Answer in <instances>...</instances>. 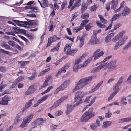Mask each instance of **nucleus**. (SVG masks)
<instances>
[{
    "label": "nucleus",
    "instance_id": "29",
    "mask_svg": "<svg viewBox=\"0 0 131 131\" xmlns=\"http://www.w3.org/2000/svg\"><path fill=\"white\" fill-rule=\"evenodd\" d=\"M21 121V119L19 115L17 116L15 118L14 123L16 124Z\"/></svg>",
    "mask_w": 131,
    "mask_h": 131
},
{
    "label": "nucleus",
    "instance_id": "62",
    "mask_svg": "<svg viewBox=\"0 0 131 131\" xmlns=\"http://www.w3.org/2000/svg\"><path fill=\"white\" fill-rule=\"evenodd\" d=\"M123 78L122 77H121L119 79V80L118 81L116 84L119 86L121 84L123 81Z\"/></svg>",
    "mask_w": 131,
    "mask_h": 131
},
{
    "label": "nucleus",
    "instance_id": "47",
    "mask_svg": "<svg viewBox=\"0 0 131 131\" xmlns=\"http://www.w3.org/2000/svg\"><path fill=\"white\" fill-rule=\"evenodd\" d=\"M93 26L92 24L91 23H90L85 26V28L87 31L89 30Z\"/></svg>",
    "mask_w": 131,
    "mask_h": 131
},
{
    "label": "nucleus",
    "instance_id": "13",
    "mask_svg": "<svg viewBox=\"0 0 131 131\" xmlns=\"http://www.w3.org/2000/svg\"><path fill=\"white\" fill-rule=\"evenodd\" d=\"M84 39L83 37L78 36L77 38L76 42L77 43H79V47L81 48L84 44Z\"/></svg>",
    "mask_w": 131,
    "mask_h": 131
},
{
    "label": "nucleus",
    "instance_id": "51",
    "mask_svg": "<svg viewBox=\"0 0 131 131\" xmlns=\"http://www.w3.org/2000/svg\"><path fill=\"white\" fill-rule=\"evenodd\" d=\"M112 115V113L110 112L109 111H108L107 113H105V117L107 118L110 117Z\"/></svg>",
    "mask_w": 131,
    "mask_h": 131
},
{
    "label": "nucleus",
    "instance_id": "46",
    "mask_svg": "<svg viewBox=\"0 0 131 131\" xmlns=\"http://www.w3.org/2000/svg\"><path fill=\"white\" fill-rule=\"evenodd\" d=\"M82 27L80 25V26L76 27L73 29L74 31L77 32L82 29Z\"/></svg>",
    "mask_w": 131,
    "mask_h": 131
},
{
    "label": "nucleus",
    "instance_id": "18",
    "mask_svg": "<svg viewBox=\"0 0 131 131\" xmlns=\"http://www.w3.org/2000/svg\"><path fill=\"white\" fill-rule=\"evenodd\" d=\"M93 59L92 57H89L83 63L81 64L79 66L80 68H82L86 66Z\"/></svg>",
    "mask_w": 131,
    "mask_h": 131
},
{
    "label": "nucleus",
    "instance_id": "53",
    "mask_svg": "<svg viewBox=\"0 0 131 131\" xmlns=\"http://www.w3.org/2000/svg\"><path fill=\"white\" fill-rule=\"evenodd\" d=\"M121 24L120 23H118L115 24L114 26V28L113 29V30H115L117 29L119 27L121 26ZM113 30H112V31Z\"/></svg>",
    "mask_w": 131,
    "mask_h": 131
},
{
    "label": "nucleus",
    "instance_id": "42",
    "mask_svg": "<svg viewBox=\"0 0 131 131\" xmlns=\"http://www.w3.org/2000/svg\"><path fill=\"white\" fill-rule=\"evenodd\" d=\"M53 87L52 86H50L48 87L47 89L44 92L41 93L42 95H43L45 93H47L49 92L50 90L53 88Z\"/></svg>",
    "mask_w": 131,
    "mask_h": 131
},
{
    "label": "nucleus",
    "instance_id": "52",
    "mask_svg": "<svg viewBox=\"0 0 131 131\" xmlns=\"http://www.w3.org/2000/svg\"><path fill=\"white\" fill-rule=\"evenodd\" d=\"M24 78L23 77L21 76L16 79L15 80L18 83L19 82L22 81L23 80Z\"/></svg>",
    "mask_w": 131,
    "mask_h": 131
},
{
    "label": "nucleus",
    "instance_id": "27",
    "mask_svg": "<svg viewBox=\"0 0 131 131\" xmlns=\"http://www.w3.org/2000/svg\"><path fill=\"white\" fill-rule=\"evenodd\" d=\"M121 14L120 13L114 14L112 16L111 21L112 22L118 19L121 16Z\"/></svg>",
    "mask_w": 131,
    "mask_h": 131
},
{
    "label": "nucleus",
    "instance_id": "6",
    "mask_svg": "<svg viewBox=\"0 0 131 131\" xmlns=\"http://www.w3.org/2000/svg\"><path fill=\"white\" fill-rule=\"evenodd\" d=\"M116 63L115 61L114 60L111 61L108 64L106 63H104V64H106L105 66L106 69L107 68H109L111 70H114L116 67L115 65Z\"/></svg>",
    "mask_w": 131,
    "mask_h": 131
},
{
    "label": "nucleus",
    "instance_id": "12",
    "mask_svg": "<svg viewBox=\"0 0 131 131\" xmlns=\"http://www.w3.org/2000/svg\"><path fill=\"white\" fill-rule=\"evenodd\" d=\"M105 64H104V63L94 68L92 70V72H97L99 71L102 69H103L104 70L106 69Z\"/></svg>",
    "mask_w": 131,
    "mask_h": 131
},
{
    "label": "nucleus",
    "instance_id": "10",
    "mask_svg": "<svg viewBox=\"0 0 131 131\" xmlns=\"http://www.w3.org/2000/svg\"><path fill=\"white\" fill-rule=\"evenodd\" d=\"M99 43V41L95 35L91 37V38L89 42L90 44L94 45Z\"/></svg>",
    "mask_w": 131,
    "mask_h": 131
},
{
    "label": "nucleus",
    "instance_id": "23",
    "mask_svg": "<svg viewBox=\"0 0 131 131\" xmlns=\"http://www.w3.org/2000/svg\"><path fill=\"white\" fill-rule=\"evenodd\" d=\"M61 103L58 100L56 101L52 105V106L50 107V110H53L55 109L57 107L59 106L61 104Z\"/></svg>",
    "mask_w": 131,
    "mask_h": 131
},
{
    "label": "nucleus",
    "instance_id": "7",
    "mask_svg": "<svg viewBox=\"0 0 131 131\" xmlns=\"http://www.w3.org/2000/svg\"><path fill=\"white\" fill-rule=\"evenodd\" d=\"M100 126V122L98 119H97L95 122L92 123L90 126L91 129L93 130H96L97 128Z\"/></svg>",
    "mask_w": 131,
    "mask_h": 131
},
{
    "label": "nucleus",
    "instance_id": "44",
    "mask_svg": "<svg viewBox=\"0 0 131 131\" xmlns=\"http://www.w3.org/2000/svg\"><path fill=\"white\" fill-rule=\"evenodd\" d=\"M87 5L85 4H82L81 5V10L82 12H84L87 9Z\"/></svg>",
    "mask_w": 131,
    "mask_h": 131
},
{
    "label": "nucleus",
    "instance_id": "63",
    "mask_svg": "<svg viewBox=\"0 0 131 131\" xmlns=\"http://www.w3.org/2000/svg\"><path fill=\"white\" fill-rule=\"evenodd\" d=\"M2 46L7 49H9L10 48V46L7 44L3 43L2 45Z\"/></svg>",
    "mask_w": 131,
    "mask_h": 131
},
{
    "label": "nucleus",
    "instance_id": "49",
    "mask_svg": "<svg viewBox=\"0 0 131 131\" xmlns=\"http://www.w3.org/2000/svg\"><path fill=\"white\" fill-rule=\"evenodd\" d=\"M49 31H53L54 27H53V25L52 22L51 21H50V24L49 25Z\"/></svg>",
    "mask_w": 131,
    "mask_h": 131
},
{
    "label": "nucleus",
    "instance_id": "8",
    "mask_svg": "<svg viewBox=\"0 0 131 131\" xmlns=\"http://www.w3.org/2000/svg\"><path fill=\"white\" fill-rule=\"evenodd\" d=\"M49 96V94H46L42 97L41 99L37 101L36 103L34 105V107H36L37 106L40 104L43 103L45 101Z\"/></svg>",
    "mask_w": 131,
    "mask_h": 131
},
{
    "label": "nucleus",
    "instance_id": "50",
    "mask_svg": "<svg viewBox=\"0 0 131 131\" xmlns=\"http://www.w3.org/2000/svg\"><path fill=\"white\" fill-rule=\"evenodd\" d=\"M89 17V14L87 13H85L82 14L81 16L83 19L87 18Z\"/></svg>",
    "mask_w": 131,
    "mask_h": 131
},
{
    "label": "nucleus",
    "instance_id": "41",
    "mask_svg": "<svg viewBox=\"0 0 131 131\" xmlns=\"http://www.w3.org/2000/svg\"><path fill=\"white\" fill-rule=\"evenodd\" d=\"M12 21L14 22L17 25L22 26H23V24L22 23H23V22L19 21L16 20H13Z\"/></svg>",
    "mask_w": 131,
    "mask_h": 131
},
{
    "label": "nucleus",
    "instance_id": "14",
    "mask_svg": "<svg viewBox=\"0 0 131 131\" xmlns=\"http://www.w3.org/2000/svg\"><path fill=\"white\" fill-rule=\"evenodd\" d=\"M124 42L121 39L118 40L114 46V50H116L118 49L124 43Z\"/></svg>",
    "mask_w": 131,
    "mask_h": 131
},
{
    "label": "nucleus",
    "instance_id": "9",
    "mask_svg": "<svg viewBox=\"0 0 131 131\" xmlns=\"http://www.w3.org/2000/svg\"><path fill=\"white\" fill-rule=\"evenodd\" d=\"M11 100L10 97L7 96H5L2 98V101H0V104L6 105L8 104V101Z\"/></svg>",
    "mask_w": 131,
    "mask_h": 131
},
{
    "label": "nucleus",
    "instance_id": "20",
    "mask_svg": "<svg viewBox=\"0 0 131 131\" xmlns=\"http://www.w3.org/2000/svg\"><path fill=\"white\" fill-rule=\"evenodd\" d=\"M58 38V37L56 36H54L53 37H52L49 38L48 40V43L47 44V46H49L50 44L55 41Z\"/></svg>",
    "mask_w": 131,
    "mask_h": 131
},
{
    "label": "nucleus",
    "instance_id": "55",
    "mask_svg": "<svg viewBox=\"0 0 131 131\" xmlns=\"http://www.w3.org/2000/svg\"><path fill=\"white\" fill-rule=\"evenodd\" d=\"M18 62L20 64L21 66H25L26 64L28 63L29 62L24 61V62Z\"/></svg>",
    "mask_w": 131,
    "mask_h": 131
},
{
    "label": "nucleus",
    "instance_id": "48",
    "mask_svg": "<svg viewBox=\"0 0 131 131\" xmlns=\"http://www.w3.org/2000/svg\"><path fill=\"white\" fill-rule=\"evenodd\" d=\"M68 97L67 96H65L61 97L58 100L61 103L63 101L67 99Z\"/></svg>",
    "mask_w": 131,
    "mask_h": 131
},
{
    "label": "nucleus",
    "instance_id": "16",
    "mask_svg": "<svg viewBox=\"0 0 131 131\" xmlns=\"http://www.w3.org/2000/svg\"><path fill=\"white\" fill-rule=\"evenodd\" d=\"M112 122L111 121H104L103 123V125L101 127L102 129H105L107 128L110 126L112 124Z\"/></svg>",
    "mask_w": 131,
    "mask_h": 131
},
{
    "label": "nucleus",
    "instance_id": "64",
    "mask_svg": "<svg viewBox=\"0 0 131 131\" xmlns=\"http://www.w3.org/2000/svg\"><path fill=\"white\" fill-rule=\"evenodd\" d=\"M110 2H108L106 4V9L107 11H108L110 8Z\"/></svg>",
    "mask_w": 131,
    "mask_h": 131
},
{
    "label": "nucleus",
    "instance_id": "39",
    "mask_svg": "<svg viewBox=\"0 0 131 131\" xmlns=\"http://www.w3.org/2000/svg\"><path fill=\"white\" fill-rule=\"evenodd\" d=\"M124 1H123L121 3H120V7L116 9V10H115V12H119L121 10V8H122L123 6V5L124 4Z\"/></svg>",
    "mask_w": 131,
    "mask_h": 131
},
{
    "label": "nucleus",
    "instance_id": "45",
    "mask_svg": "<svg viewBox=\"0 0 131 131\" xmlns=\"http://www.w3.org/2000/svg\"><path fill=\"white\" fill-rule=\"evenodd\" d=\"M127 100L126 97H123L122 98L121 102L123 104L126 105L127 103V102H126Z\"/></svg>",
    "mask_w": 131,
    "mask_h": 131
},
{
    "label": "nucleus",
    "instance_id": "60",
    "mask_svg": "<svg viewBox=\"0 0 131 131\" xmlns=\"http://www.w3.org/2000/svg\"><path fill=\"white\" fill-rule=\"evenodd\" d=\"M89 21V20L87 19H85L82 21L81 23L80 24V26H82V27L83 26L85 25L86 23Z\"/></svg>",
    "mask_w": 131,
    "mask_h": 131
},
{
    "label": "nucleus",
    "instance_id": "57",
    "mask_svg": "<svg viewBox=\"0 0 131 131\" xmlns=\"http://www.w3.org/2000/svg\"><path fill=\"white\" fill-rule=\"evenodd\" d=\"M78 67L79 65L75 63L73 68V71L75 72H77V69H78Z\"/></svg>",
    "mask_w": 131,
    "mask_h": 131
},
{
    "label": "nucleus",
    "instance_id": "2",
    "mask_svg": "<svg viewBox=\"0 0 131 131\" xmlns=\"http://www.w3.org/2000/svg\"><path fill=\"white\" fill-rule=\"evenodd\" d=\"M87 94L86 92L79 91L76 92L74 96V102H76L75 105L78 106L82 103V99Z\"/></svg>",
    "mask_w": 131,
    "mask_h": 131
},
{
    "label": "nucleus",
    "instance_id": "17",
    "mask_svg": "<svg viewBox=\"0 0 131 131\" xmlns=\"http://www.w3.org/2000/svg\"><path fill=\"white\" fill-rule=\"evenodd\" d=\"M110 3L111 4V9L114 10V11L115 12V10L116 9L118 4V0H116L115 1L112 0V1H111Z\"/></svg>",
    "mask_w": 131,
    "mask_h": 131
},
{
    "label": "nucleus",
    "instance_id": "15",
    "mask_svg": "<svg viewBox=\"0 0 131 131\" xmlns=\"http://www.w3.org/2000/svg\"><path fill=\"white\" fill-rule=\"evenodd\" d=\"M114 35V33L112 32L108 34L107 36L105 37L104 40L106 43H108L110 42L111 40V37Z\"/></svg>",
    "mask_w": 131,
    "mask_h": 131
},
{
    "label": "nucleus",
    "instance_id": "4",
    "mask_svg": "<svg viewBox=\"0 0 131 131\" xmlns=\"http://www.w3.org/2000/svg\"><path fill=\"white\" fill-rule=\"evenodd\" d=\"M96 98V97H92V96L89 95L88 96L86 97L83 101V102L85 103H88L90 99H91L90 102L89 104L87 105V106L84 108V109H86L87 107L88 106H91L93 103L95 102V100Z\"/></svg>",
    "mask_w": 131,
    "mask_h": 131
},
{
    "label": "nucleus",
    "instance_id": "36",
    "mask_svg": "<svg viewBox=\"0 0 131 131\" xmlns=\"http://www.w3.org/2000/svg\"><path fill=\"white\" fill-rule=\"evenodd\" d=\"M119 86L116 84L113 87V90H114V92L117 93L118 91L119 90Z\"/></svg>",
    "mask_w": 131,
    "mask_h": 131
},
{
    "label": "nucleus",
    "instance_id": "40",
    "mask_svg": "<svg viewBox=\"0 0 131 131\" xmlns=\"http://www.w3.org/2000/svg\"><path fill=\"white\" fill-rule=\"evenodd\" d=\"M119 39V37L116 35L112 39L111 41L114 43L116 42Z\"/></svg>",
    "mask_w": 131,
    "mask_h": 131
},
{
    "label": "nucleus",
    "instance_id": "1",
    "mask_svg": "<svg viewBox=\"0 0 131 131\" xmlns=\"http://www.w3.org/2000/svg\"><path fill=\"white\" fill-rule=\"evenodd\" d=\"M92 78V77L90 76L81 79L78 81L75 86L72 90V92H74L85 86L88 85Z\"/></svg>",
    "mask_w": 131,
    "mask_h": 131
},
{
    "label": "nucleus",
    "instance_id": "43",
    "mask_svg": "<svg viewBox=\"0 0 131 131\" xmlns=\"http://www.w3.org/2000/svg\"><path fill=\"white\" fill-rule=\"evenodd\" d=\"M81 0H76L74 5L77 7H79L81 5Z\"/></svg>",
    "mask_w": 131,
    "mask_h": 131
},
{
    "label": "nucleus",
    "instance_id": "33",
    "mask_svg": "<svg viewBox=\"0 0 131 131\" xmlns=\"http://www.w3.org/2000/svg\"><path fill=\"white\" fill-rule=\"evenodd\" d=\"M66 72V69L64 68L63 67L59 70L58 72L56 73V76H58L60 73L63 72Z\"/></svg>",
    "mask_w": 131,
    "mask_h": 131
},
{
    "label": "nucleus",
    "instance_id": "19",
    "mask_svg": "<svg viewBox=\"0 0 131 131\" xmlns=\"http://www.w3.org/2000/svg\"><path fill=\"white\" fill-rule=\"evenodd\" d=\"M35 90L34 86L33 85L31 86L25 92V94L27 95L33 93Z\"/></svg>",
    "mask_w": 131,
    "mask_h": 131
},
{
    "label": "nucleus",
    "instance_id": "32",
    "mask_svg": "<svg viewBox=\"0 0 131 131\" xmlns=\"http://www.w3.org/2000/svg\"><path fill=\"white\" fill-rule=\"evenodd\" d=\"M98 17L100 18L101 22L104 24H107V21L103 17L100 15H98Z\"/></svg>",
    "mask_w": 131,
    "mask_h": 131
},
{
    "label": "nucleus",
    "instance_id": "54",
    "mask_svg": "<svg viewBox=\"0 0 131 131\" xmlns=\"http://www.w3.org/2000/svg\"><path fill=\"white\" fill-rule=\"evenodd\" d=\"M63 112L61 110H58L55 112L54 115L56 116H59L62 114Z\"/></svg>",
    "mask_w": 131,
    "mask_h": 131
},
{
    "label": "nucleus",
    "instance_id": "28",
    "mask_svg": "<svg viewBox=\"0 0 131 131\" xmlns=\"http://www.w3.org/2000/svg\"><path fill=\"white\" fill-rule=\"evenodd\" d=\"M33 117V115L32 114H31L28 115L24 119L29 123L32 119Z\"/></svg>",
    "mask_w": 131,
    "mask_h": 131
},
{
    "label": "nucleus",
    "instance_id": "56",
    "mask_svg": "<svg viewBox=\"0 0 131 131\" xmlns=\"http://www.w3.org/2000/svg\"><path fill=\"white\" fill-rule=\"evenodd\" d=\"M4 84V82H2L0 85V91L6 86V85Z\"/></svg>",
    "mask_w": 131,
    "mask_h": 131
},
{
    "label": "nucleus",
    "instance_id": "3",
    "mask_svg": "<svg viewBox=\"0 0 131 131\" xmlns=\"http://www.w3.org/2000/svg\"><path fill=\"white\" fill-rule=\"evenodd\" d=\"M93 108H91L89 109L81 116L80 120L84 122H87L89 119L95 115V113H92L93 111Z\"/></svg>",
    "mask_w": 131,
    "mask_h": 131
},
{
    "label": "nucleus",
    "instance_id": "21",
    "mask_svg": "<svg viewBox=\"0 0 131 131\" xmlns=\"http://www.w3.org/2000/svg\"><path fill=\"white\" fill-rule=\"evenodd\" d=\"M76 106L74 105H68L67 106V110L66 111V113L67 114H68L70 113L74 108Z\"/></svg>",
    "mask_w": 131,
    "mask_h": 131
},
{
    "label": "nucleus",
    "instance_id": "30",
    "mask_svg": "<svg viewBox=\"0 0 131 131\" xmlns=\"http://www.w3.org/2000/svg\"><path fill=\"white\" fill-rule=\"evenodd\" d=\"M28 124L27 122L23 119L21 124L20 126V127L21 128H23L26 127Z\"/></svg>",
    "mask_w": 131,
    "mask_h": 131
},
{
    "label": "nucleus",
    "instance_id": "25",
    "mask_svg": "<svg viewBox=\"0 0 131 131\" xmlns=\"http://www.w3.org/2000/svg\"><path fill=\"white\" fill-rule=\"evenodd\" d=\"M119 121L121 123L128 122L131 121V117L121 118L119 119Z\"/></svg>",
    "mask_w": 131,
    "mask_h": 131
},
{
    "label": "nucleus",
    "instance_id": "31",
    "mask_svg": "<svg viewBox=\"0 0 131 131\" xmlns=\"http://www.w3.org/2000/svg\"><path fill=\"white\" fill-rule=\"evenodd\" d=\"M33 100H29L28 102H27L25 105V107L26 109L28 108L31 105L32 102Z\"/></svg>",
    "mask_w": 131,
    "mask_h": 131
},
{
    "label": "nucleus",
    "instance_id": "59",
    "mask_svg": "<svg viewBox=\"0 0 131 131\" xmlns=\"http://www.w3.org/2000/svg\"><path fill=\"white\" fill-rule=\"evenodd\" d=\"M82 60L80 58H78L76 59L75 61V63L79 65V63L81 62Z\"/></svg>",
    "mask_w": 131,
    "mask_h": 131
},
{
    "label": "nucleus",
    "instance_id": "35",
    "mask_svg": "<svg viewBox=\"0 0 131 131\" xmlns=\"http://www.w3.org/2000/svg\"><path fill=\"white\" fill-rule=\"evenodd\" d=\"M71 45L72 44H66L64 49V51L66 52L70 49Z\"/></svg>",
    "mask_w": 131,
    "mask_h": 131
},
{
    "label": "nucleus",
    "instance_id": "5",
    "mask_svg": "<svg viewBox=\"0 0 131 131\" xmlns=\"http://www.w3.org/2000/svg\"><path fill=\"white\" fill-rule=\"evenodd\" d=\"M104 54V53L103 51H100V49H98L94 51L93 57H94V60H96L99 57L102 56Z\"/></svg>",
    "mask_w": 131,
    "mask_h": 131
},
{
    "label": "nucleus",
    "instance_id": "22",
    "mask_svg": "<svg viewBox=\"0 0 131 131\" xmlns=\"http://www.w3.org/2000/svg\"><path fill=\"white\" fill-rule=\"evenodd\" d=\"M130 13V9L128 7H125L122 12V15L123 16H125Z\"/></svg>",
    "mask_w": 131,
    "mask_h": 131
},
{
    "label": "nucleus",
    "instance_id": "34",
    "mask_svg": "<svg viewBox=\"0 0 131 131\" xmlns=\"http://www.w3.org/2000/svg\"><path fill=\"white\" fill-rule=\"evenodd\" d=\"M61 43L59 42L58 44L57 45L56 47L53 48L51 50V51L52 52H53L54 51H58L59 50V47Z\"/></svg>",
    "mask_w": 131,
    "mask_h": 131
},
{
    "label": "nucleus",
    "instance_id": "61",
    "mask_svg": "<svg viewBox=\"0 0 131 131\" xmlns=\"http://www.w3.org/2000/svg\"><path fill=\"white\" fill-rule=\"evenodd\" d=\"M17 83V82L15 80L13 82L12 85L10 86V88H15Z\"/></svg>",
    "mask_w": 131,
    "mask_h": 131
},
{
    "label": "nucleus",
    "instance_id": "37",
    "mask_svg": "<svg viewBox=\"0 0 131 131\" xmlns=\"http://www.w3.org/2000/svg\"><path fill=\"white\" fill-rule=\"evenodd\" d=\"M96 24L97 26L101 28H104L106 27V26L105 25L102 24L98 21L96 22Z\"/></svg>",
    "mask_w": 131,
    "mask_h": 131
},
{
    "label": "nucleus",
    "instance_id": "24",
    "mask_svg": "<svg viewBox=\"0 0 131 131\" xmlns=\"http://www.w3.org/2000/svg\"><path fill=\"white\" fill-rule=\"evenodd\" d=\"M43 119L39 118L37 120L34 121L32 124L35 125H42L43 123Z\"/></svg>",
    "mask_w": 131,
    "mask_h": 131
},
{
    "label": "nucleus",
    "instance_id": "58",
    "mask_svg": "<svg viewBox=\"0 0 131 131\" xmlns=\"http://www.w3.org/2000/svg\"><path fill=\"white\" fill-rule=\"evenodd\" d=\"M78 15V14L76 13H75L74 14H73L72 15V19L71 21H72Z\"/></svg>",
    "mask_w": 131,
    "mask_h": 131
},
{
    "label": "nucleus",
    "instance_id": "11",
    "mask_svg": "<svg viewBox=\"0 0 131 131\" xmlns=\"http://www.w3.org/2000/svg\"><path fill=\"white\" fill-rule=\"evenodd\" d=\"M70 84V81L67 80L65 81L59 87V89L60 90H63L67 88Z\"/></svg>",
    "mask_w": 131,
    "mask_h": 131
},
{
    "label": "nucleus",
    "instance_id": "38",
    "mask_svg": "<svg viewBox=\"0 0 131 131\" xmlns=\"http://www.w3.org/2000/svg\"><path fill=\"white\" fill-rule=\"evenodd\" d=\"M125 32V31L124 30H122L119 32L117 35L120 39L124 35Z\"/></svg>",
    "mask_w": 131,
    "mask_h": 131
},
{
    "label": "nucleus",
    "instance_id": "26",
    "mask_svg": "<svg viewBox=\"0 0 131 131\" xmlns=\"http://www.w3.org/2000/svg\"><path fill=\"white\" fill-rule=\"evenodd\" d=\"M50 75L48 76L46 78V80H45L42 85V86L40 88V89H41L48 86V82L50 79Z\"/></svg>",
    "mask_w": 131,
    "mask_h": 131
}]
</instances>
